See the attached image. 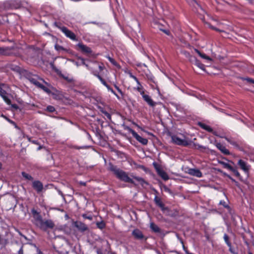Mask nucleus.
<instances>
[{
	"instance_id": "nucleus-1",
	"label": "nucleus",
	"mask_w": 254,
	"mask_h": 254,
	"mask_svg": "<svg viewBox=\"0 0 254 254\" xmlns=\"http://www.w3.org/2000/svg\"><path fill=\"white\" fill-rule=\"evenodd\" d=\"M109 170L121 181L126 183H133V180L128 176L126 172L117 168L116 166L110 164Z\"/></svg>"
},
{
	"instance_id": "nucleus-2",
	"label": "nucleus",
	"mask_w": 254,
	"mask_h": 254,
	"mask_svg": "<svg viewBox=\"0 0 254 254\" xmlns=\"http://www.w3.org/2000/svg\"><path fill=\"white\" fill-rule=\"evenodd\" d=\"M3 88H6L8 87L5 84H0V96L7 105H10L11 101L8 98V94Z\"/></svg>"
},
{
	"instance_id": "nucleus-3",
	"label": "nucleus",
	"mask_w": 254,
	"mask_h": 254,
	"mask_svg": "<svg viewBox=\"0 0 254 254\" xmlns=\"http://www.w3.org/2000/svg\"><path fill=\"white\" fill-rule=\"evenodd\" d=\"M127 129L130 133H131L133 137H134L136 139V140L139 143L143 145H146L148 143L147 139L142 137L141 136L139 135L134 130H133L130 127H128L127 128Z\"/></svg>"
},
{
	"instance_id": "nucleus-4",
	"label": "nucleus",
	"mask_w": 254,
	"mask_h": 254,
	"mask_svg": "<svg viewBox=\"0 0 254 254\" xmlns=\"http://www.w3.org/2000/svg\"><path fill=\"white\" fill-rule=\"evenodd\" d=\"M172 141L179 145L188 146L189 144V142L188 140L185 139H182L179 137L177 135H173L171 137Z\"/></svg>"
},
{
	"instance_id": "nucleus-5",
	"label": "nucleus",
	"mask_w": 254,
	"mask_h": 254,
	"mask_svg": "<svg viewBox=\"0 0 254 254\" xmlns=\"http://www.w3.org/2000/svg\"><path fill=\"white\" fill-rule=\"evenodd\" d=\"M60 29L66 37H68L72 40H76L75 35L72 32L68 30L67 28L65 27H62L60 28Z\"/></svg>"
},
{
	"instance_id": "nucleus-6",
	"label": "nucleus",
	"mask_w": 254,
	"mask_h": 254,
	"mask_svg": "<svg viewBox=\"0 0 254 254\" xmlns=\"http://www.w3.org/2000/svg\"><path fill=\"white\" fill-rule=\"evenodd\" d=\"M55 225L51 220H47L42 222L39 227L42 229H46L47 228L52 229Z\"/></svg>"
},
{
	"instance_id": "nucleus-7",
	"label": "nucleus",
	"mask_w": 254,
	"mask_h": 254,
	"mask_svg": "<svg viewBox=\"0 0 254 254\" xmlns=\"http://www.w3.org/2000/svg\"><path fill=\"white\" fill-rule=\"evenodd\" d=\"M32 213L33 214L35 220V224L37 226L39 227L43 222L42 217L41 216L40 214L38 212H37L36 210H33Z\"/></svg>"
},
{
	"instance_id": "nucleus-8",
	"label": "nucleus",
	"mask_w": 254,
	"mask_h": 254,
	"mask_svg": "<svg viewBox=\"0 0 254 254\" xmlns=\"http://www.w3.org/2000/svg\"><path fill=\"white\" fill-rule=\"evenodd\" d=\"M224 138L229 143L236 148L239 147L240 142L238 139H236L231 136H221Z\"/></svg>"
},
{
	"instance_id": "nucleus-9",
	"label": "nucleus",
	"mask_w": 254,
	"mask_h": 254,
	"mask_svg": "<svg viewBox=\"0 0 254 254\" xmlns=\"http://www.w3.org/2000/svg\"><path fill=\"white\" fill-rule=\"evenodd\" d=\"M29 80L31 83L36 85L38 87H39V86L41 84L40 81L44 82L47 84V83L43 79H42V78H40L39 77L36 76H34L33 77L30 78Z\"/></svg>"
},
{
	"instance_id": "nucleus-10",
	"label": "nucleus",
	"mask_w": 254,
	"mask_h": 254,
	"mask_svg": "<svg viewBox=\"0 0 254 254\" xmlns=\"http://www.w3.org/2000/svg\"><path fill=\"white\" fill-rule=\"evenodd\" d=\"M73 225L78 230L81 232H84L87 230V226L83 223L80 221H75L74 222Z\"/></svg>"
},
{
	"instance_id": "nucleus-11",
	"label": "nucleus",
	"mask_w": 254,
	"mask_h": 254,
	"mask_svg": "<svg viewBox=\"0 0 254 254\" xmlns=\"http://www.w3.org/2000/svg\"><path fill=\"white\" fill-rule=\"evenodd\" d=\"M188 173L193 176L200 178L202 176V173L197 169L190 168L188 170Z\"/></svg>"
},
{
	"instance_id": "nucleus-12",
	"label": "nucleus",
	"mask_w": 254,
	"mask_h": 254,
	"mask_svg": "<svg viewBox=\"0 0 254 254\" xmlns=\"http://www.w3.org/2000/svg\"><path fill=\"white\" fill-rule=\"evenodd\" d=\"M238 164L240 166V168L244 171L246 172H248L250 169V166L246 162L242 159H240L238 161Z\"/></svg>"
},
{
	"instance_id": "nucleus-13",
	"label": "nucleus",
	"mask_w": 254,
	"mask_h": 254,
	"mask_svg": "<svg viewBox=\"0 0 254 254\" xmlns=\"http://www.w3.org/2000/svg\"><path fill=\"white\" fill-rule=\"evenodd\" d=\"M132 234L133 236V237L136 239L141 240L144 237L141 231L138 229H134L132 232Z\"/></svg>"
},
{
	"instance_id": "nucleus-14",
	"label": "nucleus",
	"mask_w": 254,
	"mask_h": 254,
	"mask_svg": "<svg viewBox=\"0 0 254 254\" xmlns=\"http://www.w3.org/2000/svg\"><path fill=\"white\" fill-rule=\"evenodd\" d=\"M217 148L219 149L222 153L225 155H229L230 152L226 147L220 143H217L216 144Z\"/></svg>"
},
{
	"instance_id": "nucleus-15",
	"label": "nucleus",
	"mask_w": 254,
	"mask_h": 254,
	"mask_svg": "<svg viewBox=\"0 0 254 254\" xmlns=\"http://www.w3.org/2000/svg\"><path fill=\"white\" fill-rule=\"evenodd\" d=\"M77 46L83 53L90 54L92 52L90 48L82 44L79 43Z\"/></svg>"
},
{
	"instance_id": "nucleus-16",
	"label": "nucleus",
	"mask_w": 254,
	"mask_h": 254,
	"mask_svg": "<svg viewBox=\"0 0 254 254\" xmlns=\"http://www.w3.org/2000/svg\"><path fill=\"white\" fill-rule=\"evenodd\" d=\"M33 187L37 192L41 191L43 188L42 184L38 181L33 182Z\"/></svg>"
},
{
	"instance_id": "nucleus-17",
	"label": "nucleus",
	"mask_w": 254,
	"mask_h": 254,
	"mask_svg": "<svg viewBox=\"0 0 254 254\" xmlns=\"http://www.w3.org/2000/svg\"><path fill=\"white\" fill-rule=\"evenodd\" d=\"M157 172L158 175L164 180L166 181L169 179V176L162 169L157 168Z\"/></svg>"
},
{
	"instance_id": "nucleus-18",
	"label": "nucleus",
	"mask_w": 254,
	"mask_h": 254,
	"mask_svg": "<svg viewBox=\"0 0 254 254\" xmlns=\"http://www.w3.org/2000/svg\"><path fill=\"white\" fill-rule=\"evenodd\" d=\"M143 100L150 106L153 107L155 103L152 100L151 97L148 95L143 96Z\"/></svg>"
},
{
	"instance_id": "nucleus-19",
	"label": "nucleus",
	"mask_w": 254,
	"mask_h": 254,
	"mask_svg": "<svg viewBox=\"0 0 254 254\" xmlns=\"http://www.w3.org/2000/svg\"><path fill=\"white\" fill-rule=\"evenodd\" d=\"M198 125L202 128L207 130L209 132H212L213 131L212 128L210 126L204 123L199 122L198 123Z\"/></svg>"
},
{
	"instance_id": "nucleus-20",
	"label": "nucleus",
	"mask_w": 254,
	"mask_h": 254,
	"mask_svg": "<svg viewBox=\"0 0 254 254\" xmlns=\"http://www.w3.org/2000/svg\"><path fill=\"white\" fill-rule=\"evenodd\" d=\"M191 59H193L195 61V64L199 67L200 69H202V70H205V66L203 64L201 63L199 61H198L197 59H195L194 57H191Z\"/></svg>"
},
{
	"instance_id": "nucleus-21",
	"label": "nucleus",
	"mask_w": 254,
	"mask_h": 254,
	"mask_svg": "<svg viewBox=\"0 0 254 254\" xmlns=\"http://www.w3.org/2000/svg\"><path fill=\"white\" fill-rule=\"evenodd\" d=\"M150 228L155 232H159L160 229L157 225L153 223H151L150 225Z\"/></svg>"
},
{
	"instance_id": "nucleus-22",
	"label": "nucleus",
	"mask_w": 254,
	"mask_h": 254,
	"mask_svg": "<svg viewBox=\"0 0 254 254\" xmlns=\"http://www.w3.org/2000/svg\"><path fill=\"white\" fill-rule=\"evenodd\" d=\"M195 51L197 52V53L199 55V56L201 57L202 58H203L204 59H205V60H209V61H211L212 60L211 59L210 57H209L208 56H206L205 54L201 53L197 50H195Z\"/></svg>"
},
{
	"instance_id": "nucleus-23",
	"label": "nucleus",
	"mask_w": 254,
	"mask_h": 254,
	"mask_svg": "<svg viewBox=\"0 0 254 254\" xmlns=\"http://www.w3.org/2000/svg\"><path fill=\"white\" fill-rule=\"evenodd\" d=\"M156 25L157 26V27L160 30H161L162 31H163V32H164L165 34H166L167 35H169V31L167 30H166V29H163L162 28V24H160L159 23H156Z\"/></svg>"
},
{
	"instance_id": "nucleus-24",
	"label": "nucleus",
	"mask_w": 254,
	"mask_h": 254,
	"mask_svg": "<svg viewBox=\"0 0 254 254\" xmlns=\"http://www.w3.org/2000/svg\"><path fill=\"white\" fill-rule=\"evenodd\" d=\"M107 88L109 91L111 92L114 95H115L118 99H120L121 98L116 94V93L107 84L105 86Z\"/></svg>"
},
{
	"instance_id": "nucleus-25",
	"label": "nucleus",
	"mask_w": 254,
	"mask_h": 254,
	"mask_svg": "<svg viewBox=\"0 0 254 254\" xmlns=\"http://www.w3.org/2000/svg\"><path fill=\"white\" fill-rule=\"evenodd\" d=\"M136 83H137V86L136 87L134 88V89L137 90L139 92L142 89H143L144 88L139 81L136 82Z\"/></svg>"
},
{
	"instance_id": "nucleus-26",
	"label": "nucleus",
	"mask_w": 254,
	"mask_h": 254,
	"mask_svg": "<svg viewBox=\"0 0 254 254\" xmlns=\"http://www.w3.org/2000/svg\"><path fill=\"white\" fill-rule=\"evenodd\" d=\"M22 175L25 179H27L28 180H33V178L32 177V176L25 172H23L22 173Z\"/></svg>"
},
{
	"instance_id": "nucleus-27",
	"label": "nucleus",
	"mask_w": 254,
	"mask_h": 254,
	"mask_svg": "<svg viewBox=\"0 0 254 254\" xmlns=\"http://www.w3.org/2000/svg\"><path fill=\"white\" fill-rule=\"evenodd\" d=\"M154 201L156 203V204L159 206H162V202L161 200V199L157 196H155L154 198Z\"/></svg>"
},
{
	"instance_id": "nucleus-28",
	"label": "nucleus",
	"mask_w": 254,
	"mask_h": 254,
	"mask_svg": "<svg viewBox=\"0 0 254 254\" xmlns=\"http://www.w3.org/2000/svg\"><path fill=\"white\" fill-rule=\"evenodd\" d=\"M39 88L42 89L43 90H44L46 93H49L51 92L50 90L48 88H47V87L45 86L44 85H43L41 83L40 85V86H39Z\"/></svg>"
},
{
	"instance_id": "nucleus-29",
	"label": "nucleus",
	"mask_w": 254,
	"mask_h": 254,
	"mask_svg": "<svg viewBox=\"0 0 254 254\" xmlns=\"http://www.w3.org/2000/svg\"><path fill=\"white\" fill-rule=\"evenodd\" d=\"M96 225H97V227L100 229H102L104 228L105 227V224L103 221L97 222Z\"/></svg>"
},
{
	"instance_id": "nucleus-30",
	"label": "nucleus",
	"mask_w": 254,
	"mask_h": 254,
	"mask_svg": "<svg viewBox=\"0 0 254 254\" xmlns=\"http://www.w3.org/2000/svg\"><path fill=\"white\" fill-rule=\"evenodd\" d=\"M219 204L220 205H223L225 208H227L228 210H230V207L228 205L227 202L226 201H225L224 200H221L219 202Z\"/></svg>"
},
{
	"instance_id": "nucleus-31",
	"label": "nucleus",
	"mask_w": 254,
	"mask_h": 254,
	"mask_svg": "<svg viewBox=\"0 0 254 254\" xmlns=\"http://www.w3.org/2000/svg\"><path fill=\"white\" fill-rule=\"evenodd\" d=\"M224 239L225 242V243L227 244V245L229 247H231V244L229 241V237L227 234H225L224 235Z\"/></svg>"
},
{
	"instance_id": "nucleus-32",
	"label": "nucleus",
	"mask_w": 254,
	"mask_h": 254,
	"mask_svg": "<svg viewBox=\"0 0 254 254\" xmlns=\"http://www.w3.org/2000/svg\"><path fill=\"white\" fill-rule=\"evenodd\" d=\"M222 164H223V167L226 168V169H227L230 171H231V170L233 169V167H232L230 165H229V164L227 163H224V162H222Z\"/></svg>"
},
{
	"instance_id": "nucleus-33",
	"label": "nucleus",
	"mask_w": 254,
	"mask_h": 254,
	"mask_svg": "<svg viewBox=\"0 0 254 254\" xmlns=\"http://www.w3.org/2000/svg\"><path fill=\"white\" fill-rule=\"evenodd\" d=\"M190 5H196L199 6L198 4L196 2L195 0H186Z\"/></svg>"
},
{
	"instance_id": "nucleus-34",
	"label": "nucleus",
	"mask_w": 254,
	"mask_h": 254,
	"mask_svg": "<svg viewBox=\"0 0 254 254\" xmlns=\"http://www.w3.org/2000/svg\"><path fill=\"white\" fill-rule=\"evenodd\" d=\"M55 48L56 50L58 51H61L62 50H64V48L63 47H62V46H61L58 44H56L55 45Z\"/></svg>"
},
{
	"instance_id": "nucleus-35",
	"label": "nucleus",
	"mask_w": 254,
	"mask_h": 254,
	"mask_svg": "<svg viewBox=\"0 0 254 254\" xmlns=\"http://www.w3.org/2000/svg\"><path fill=\"white\" fill-rule=\"evenodd\" d=\"M47 110L50 112H53L55 111V108L52 106H48L47 107Z\"/></svg>"
},
{
	"instance_id": "nucleus-36",
	"label": "nucleus",
	"mask_w": 254,
	"mask_h": 254,
	"mask_svg": "<svg viewBox=\"0 0 254 254\" xmlns=\"http://www.w3.org/2000/svg\"><path fill=\"white\" fill-rule=\"evenodd\" d=\"M242 79L244 80H246L250 83H254V80L252 78L247 77V78H243Z\"/></svg>"
},
{
	"instance_id": "nucleus-37",
	"label": "nucleus",
	"mask_w": 254,
	"mask_h": 254,
	"mask_svg": "<svg viewBox=\"0 0 254 254\" xmlns=\"http://www.w3.org/2000/svg\"><path fill=\"white\" fill-rule=\"evenodd\" d=\"M7 121L10 123L11 125H12L13 126H14L15 128H18V127H17V126L16 125V123L13 122V121L11 120H9L8 119H7Z\"/></svg>"
},
{
	"instance_id": "nucleus-38",
	"label": "nucleus",
	"mask_w": 254,
	"mask_h": 254,
	"mask_svg": "<svg viewBox=\"0 0 254 254\" xmlns=\"http://www.w3.org/2000/svg\"><path fill=\"white\" fill-rule=\"evenodd\" d=\"M129 77L133 79L136 81V82L139 81L136 77L133 75L131 73H129Z\"/></svg>"
},
{
	"instance_id": "nucleus-39",
	"label": "nucleus",
	"mask_w": 254,
	"mask_h": 254,
	"mask_svg": "<svg viewBox=\"0 0 254 254\" xmlns=\"http://www.w3.org/2000/svg\"><path fill=\"white\" fill-rule=\"evenodd\" d=\"M114 87L118 90V91L121 94V95L123 96V93L122 91V90L119 88V87L116 84H114Z\"/></svg>"
},
{
	"instance_id": "nucleus-40",
	"label": "nucleus",
	"mask_w": 254,
	"mask_h": 254,
	"mask_svg": "<svg viewBox=\"0 0 254 254\" xmlns=\"http://www.w3.org/2000/svg\"><path fill=\"white\" fill-rule=\"evenodd\" d=\"M108 59L112 64H113L114 65H116V62L113 59L111 58L110 57H108Z\"/></svg>"
},
{
	"instance_id": "nucleus-41",
	"label": "nucleus",
	"mask_w": 254,
	"mask_h": 254,
	"mask_svg": "<svg viewBox=\"0 0 254 254\" xmlns=\"http://www.w3.org/2000/svg\"><path fill=\"white\" fill-rule=\"evenodd\" d=\"M231 171L233 172L236 175V176H240L239 173L238 172V171L236 169H234V168H233V169L231 170Z\"/></svg>"
},
{
	"instance_id": "nucleus-42",
	"label": "nucleus",
	"mask_w": 254,
	"mask_h": 254,
	"mask_svg": "<svg viewBox=\"0 0 254 254\" xmlns=\"http://www.w3.org/2000/svg\"><path fill=\"white\" fill-rule=\"evenodd\" d=\"M194 147H195V148L197 149H201L204 148L203 146L200 145L199 144H194Z\"/></svg>"
},
{
	"instance_id": "nucleus-43",
	"label": "nucleus",
	"mask_w": 254,
	"mask_h": 254,
	"mask_svg": "<svg viewBox=\"0 0 254 254\" xmlns=\"http://www.w3.org/2000/svg\"><path fill=\"white\" fill-rule=\"evenodd\" d=\"M144 91H145V90H144V89H143L139 92L140 93V94L141 95L142 97H143V95H146V94H145L144 93Z\"/></svg>"
},
{
	"instance_id": "nucleus-44",
	"label": "nucleus",
	"mask_w": 254,
	"mask_h": 254,
	"mask_svg": "<svg viewBox=\"0 0 254 254\" xmlns=\"http://www.w3.org/2000/svg\"><path fill=\"white\" fill-rule=\"evenodd\" d=\"M100 81L104 86L106 85L107 83L104 79H101Z\"/></svg>"
},
{
	"instance_id": "nucleus-45",
	"label": "nucleus",
	"mask_w": 254,
	"mask_h": 254,
	"mask_svg": "<svg viewBox=\"0 0 254 254\" xmlns=\"http://www.w3.org/2000/svg\"><path fill=\"white\" fill-rule=\"evenodd\" d=\"M4 54V50L3 48H0V54Z\"/></svg>"
},
{
	"instance_id": "nucleus-46",
	"label": "nucleus",
	"mask_w": 254,
	"mask_h": 254,
	"mask_svg": "<svg viewBox=\"0 0 254 254\" xmlns=\"http://www.w3.org/2000/svg\"><path fill=\"white\" fill-rule=\"evenodd\" d=\"M95 75L100 80V81L102 79V77L99 75V74H95Z\"/></svg>"
},
{
	"instance_id": "nucleus-47",
	"label": "nucleus",
	"mask_w": 254,
	"mask_h": 254,
	"mask_svg": "<svg viewBox=\"0 0 254 254\" xmlns=\"http://www.w3.org/2000/svg\"><path fill=\"white\" fill-rule=\"evenodd\" d=\"M135 179L138 181H143L142 179L139 177H135Z\"/></svg>"
},
{
	"instance_id": "nucleus-48",
	"label": "nucleus",
	"mask_w": 254,
	"mask_h": 254,
	"mask_svg": "<svg viewBox=\"0 0 254 254\" xmlns=\"http://www.w3.org/2000/svg\"><path fill=\"white\" fill-rule=\"evenodd\" d=\"M23 250H22V249L21 248L19 251H18V254H23Z\"/></svg>"
},
{
	"instance_id": "nucleus-49",
	"label": "nucleus",
	"mask_w": 254,
	"mask_h": 254,
	"mask_svg": "<svg viewBox=\"0 0 254 254\" xmlns=\"http://www.w3.org/2000/svg\"><path fill=\"white\" fill-rule=\"evenodd\" d=\"M162 210H164L166 208L164 207V205L163 204V203H162V206H159Z\"/></svg>"
},
{
	"instance_id": "nucleus-50",
	"label": "nucleus",
	"mask_w": 254,
	"mask_h": 254,
	"mask_svg": "<svg viewBox=\"0 0 254 254\" xmlns=\"http://www.w3.org/2000/svg\"><path fill=\"white\" fill-rule=\"evenodd\" d=\"M97 254H102V251L100 250H97Z\"/></svg>"
},
{
	"instance_id": "nucleus-51",
	"label": "nucleus",
	"mask_w": 254,
	"mask_h": 254,
	"mask_svg": "<svg viewBox=\"0 0 254 254\" xmlns=\"http://www.w3.org/2000/svg\"><path fill=\"white\" fill-rule=\"evenodd\" d=\"M191 5L192 6V5ZM198 5H199L198 4ZM193 6H194V7H195V8H197V7H196V6H197V7H199L201 10H202V8H201V7L200 6H197V5H194V6H193Z\"/></svg>"
},
{
	"instance_id": "nucleus-52",
	"label": "nucleus",
	"mask_w": 254,
	"mask_h": 254,
	"mask_svg": "<svg viewBox=\"0 0 254 254\" xmlns=\"http://www.w3.org/2000/svg\"><path fill=\"white\" fill-rule=\"evenodd\" d=\"M82 64H83L84 65H85L87 67H88V65H87V64H85V63L84 62V60H83V59H82Z\"/></svg>"
},
{
	"instance_id": "nucleus-53",
	"label": "nucleus",
	"mask_w": 254,
	"mask_h": 254,
	"mask_svg": "<svg viewBox=\"0 0 254 254\" xmlns=\"http://www.w3.org/2000/svg\"><path fill=\"white\" fill-rule=\"evenodd\" d=\"M99 68L100 69V70H102L103 69V67L101 65L99 66Z\"/></svg>"
},
{
	"instance_id": "nucleus-54",
	"label": "nucleus",
	"mask_w": 254,
	"mask_h": 254,
	"mask_svg": "<svg viewBox=\"0 0 254 254\" xmlns=\"http://www.w3.org/2000/svg\"><path fill=\"white\" fill-rule=\"evenodd\" d=\"M84 218H87V219H90L91 220V217H86V216H85L84 215L83 216Z\"/></svg>"
},
{
	"instance_id": "nucleus-55",
	"label": "nucleus",
	"mask_w": 254,
	"mask_h": 254,
	"mask_svg": "<svg viewBox=\"0 0 254 254\" xmlns=\"http://www.w3.org/2000/svg\"><path fill=\"white\" fill-rule=\"evenodd\" d=\"M12 107L15 108H17V106L16 105H13Z\"/></svg>"
},
{
	"instance_id": "nucleus-56",
	"label": "nucleus",
	"mask_w": 254,
	"mask_h": 254,
	"mask_svg": "<svg viewBox=\"0 0 254 254\" xmlns=\"http://www.w3.org/2000/svg\"><path fill=\"white\" fill-rule=\"evenodd\" d=\"M211 28L212 29H215V30H218L217 29L214 28L213 27H211Z\"/></svg>"
},
{
	"instance_id": "nucleus-57",
	"label": "nucleus",
	"mask_w": 254,
	"mask_h": 254,
	"mask_svg": "<svg viewBox=\"0 0 254 254\" xmlns=\"http://www.w3.org/2000/svg\"><path fill=\"white\" fill-rule=\"evenodd\" d=\"M77 148L78 149L84 148V147H78Z\"/></svg>"
},
{
	"instance_id": "nucleus-58",
	"label": "nucleus",
	"mask_w": 254,
	"mask_h": 254,
	"mask_svg": "<svg viewBox=\"0 0 254 254\" xmlns=\"http://www.w3.org/2000/svg\"><path fill=\"white\" fill-rule=\"evenodd\" d=\"M81 184L83 185H85V183H80Z\"/></svg>"
},
{
	"instance_id": "nucleus-59",
	"label": "nucleus",
	"mask_w": 254,
	"mask_h": 254,
	"mask_svg": "<svg viewBox=\"0 0 254 254\" xmlns=\"http://www.w3.org/2000/svg\"><path fill=\"white\" fill-rule=\"evenodd\" d=\"M230 248V251L232 253V249H231V247H229Z\"/></svg>"
},
{
	"instance_id": "nucleus-60",
	"label": "nucleus",
	"mask_w": 254,
	"mask_h": 254,
	"mask_svg": "<svg viewBox=\"0 0 254 254\" xmlns=\"http://www.w3.org/2000/svg\"><path fill=\"white\" fill-rule=\"evenodd\" d=\"M1 166H2L1 163L0 162V168H1Z\"/></svg>"
},
{
	"instance_id": "nucleus-61",
	"label": "nucleus",
	"mask_w": 254,
	"mask_h": 254,
	"mask_svg": "<svg viewBox=\"0 0 254 254\" xmlns=\"http://www.w3.org/2000/svg\"><path fill=\"white\" fill-rule=\"evenodd\" d=\"M38 254H43L41 252H39Z\"/></svg>"
},
{
	"instance_id": "nucleus-62",
	"label": "nucleus",
	"mask_w": 254,
	"mask_h": 254,
	"mask_svg": "<svg viewBox=\"0 0 254 254\" xmlns=\"http://www.w3.org/2000/svg\"><path fill=\"white\" fill-rule=\"evenodd\" d=\"M249 254H253L252 253H249Z\"/></svg>"
}]
</instances>
